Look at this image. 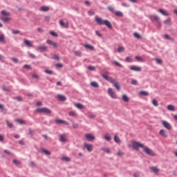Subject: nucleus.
<instances>
[{"instance_id": "obj_1", "label": "nucleus", "mask_w": 177, "mask_h": 177, "mask_svg": "<svg viewBox=\"0 0 177 177\" xmlns=\"http://www.w3.org/2000/svg\"><path fill=\"white\" fill-rule=\"evenodd\" d=\"M95 21L97 24H100V26H106L110 30L113 29V25H111V23H110L109 20H103L102 18L96 16Z\"/></svg>"}, {"instance_id": "obj_2", "label": "nucleus", "mask_w": 177, "mask_h": 177, "mask_svg": "<svg viewBox=\"0 0 177 177\" xmlns=\"http://www.w3.org/2000/svg\"><path fill=\"white\" fill-rule=\"evenodd\" d=\"M9 16H10V12L3 10L1 11V16L0 17V20H1V21H3V23H9V21L12 20V18Z\"/></svg>"}, {"instance_id": "obj_3", "label": "nucleus", "mask_w": 177, "mask_h": 177, "mask_svg": "<svg viewBox=\"0 0 177 177\" xmlns=\"http://www.w3.org/2000/svg\"><path fill=\"white\" fill-rule=\"evenodd\" d=\"M36 111L41 114H52V111L48 108H38Z\"/></svg>"}, {"instance_id": "obj_4", "label": "nucleus", "mask_w": 177, "mask_h": 177, "mask_svg": "<svg viewBox=\"0 0 177 177\" xmlns=\"http://www.w3.org/2000/svg\"><path fill=\"white\" fill-rule=\"evenodd\" d=\"M132 147L134 150L139 151V147H145V145L139 142L133 141Z\"/></svg>"}, {"instance_id": "obj_5", "label": "nucleus", "mask_w": 177, "mask_h": 177, "mask_svg": "<svg viewBox=\"0 0 177 177\" xmlns=\"http://www.w3.org/2000/svg\"><path fill=\"white\" fill-rule=\"evenodd\" d=\"M108 94L112 99H117V94H115V91H114L113 88H109L108 89Z\"/></svg>"}, {"instance_id": "obj_6", "label": "nucleus", "mask_w": 177, "mask_h": 177, "mask_svg": "<svg viewBox=\"0 0 177 177\" xmlns=\"http://www.w3.org/2000/svg\"><path fill=\"white\" fill-rule=\"evenodd\" d=\"M142 149H144L145 153H146V154H148V156H156V153H154L153 150H151V149L146 147H143Z\"/></svg>"}, {"instance_id": "obj_7", "label": "nucleus", "mask_w": 177, "mask_h": 177, "mask_svg": "<svg viewBox=\"0 0 177 177\" xmlns=\"http://www.w3.org/2000/svg\"><path fill=\"white\" fill-rule=\"evenodd\" d=\"M84 149H86V150L91 153L92 150H93V145L92 144L84 142Z\"/></svg>"}, {"instance_id": "obj_8", "label": "nucleus", "mask_w": 177, "mask_h": 177, "mask_svg": "<svg viewBox=\"0 0 177 177\" xmlns=\"http://www.w3.org/2000/svg\"><path fill=\"white\" fill-rule=\"evenodd\" d=\"M102 77L104 80H106V81L111 82V84H113V82H114V80L113 79V77L109 76L107 74H102Z\"/></svg>"}, {"instance_id": "obj_9", "label": "nucleus", "mask_w": 177, "mask_h": 177, "mask_svg": "<svg viewBox=\"0 0 177 177\" xmlns=\"http://www.w3.org/2000/svg\"><path fill=\"white\" fill-rule=\"evenodd\" d=\"M162 124L163 125V127H165V128H166V129H168L169 131H171L172 129V127L171 126V124H169V122L163 120L162 122Z\"/></svg>"}, {"instance_id": "obj_10", "label": "nucleus", "mask_w": 177, "mask_h": 177, "mask_svg": "<svg viewBox=\"0 0 177 177\" xmlns=\"http://www.w3.org/2000/svg\"><path fill=\"white\" fill-rule=\"evenodd\" d=\"M47 50L48 47H46L45 45H40L36 48V50H38L39 52H45V50Z\"/></svg>"}, {"instance_id": "obj_11", "label": "nucleus", "mask_w": 177, "mask_h": 177, "mask_svg": "<svg viewBox=\"0 0 177 177\" xmlns=\"http://www.w3.org/2000/svg\"><path fill=\"white\" fill-rule=\"evenodd\" d=\"M129 69L131 71H142V67L140 66H129Z\"/></svg>"}, {"instance_id": "obj_12", "label": "nucleus", "mask_w": 177, "mask_h": 177, "mask_svg": "<svg viewBox=\"0 0 177 177\" xmlns=\"http://www.w3.org/2000/svg\"><path fill=\"white\" fill-rule=\"evenodd\" d=\"M85 138L87 140H95V139H96V138L95 137V136L91 134V133H87L85 135Z\"/></svg>"}, {"instance_id": "obj_13", "label": "nucleus", "mask_w": 177, "mask_h": 177, "mask_svg": "<svg viewBox=\"0 0 177 177\" xmlns=\"http://www.w3.org/2000/svg\"><path fill=\"white\" fill-rule=\"evenodd\" d=\"M46 43L48 44V45H52V46H53L54 48H57L59 47V45H57V43L52 41V40H47L46 41Z\"/></svg>"}, {"instance_id": "obj_14", "label": "nucleus", "mask_w": 177, "mask_h": 177, "mask_svg": "<svg viewBox=\"0 0 177 177\" xmlns=\"http://www.w3.org/2000/svg\"><path fill=\"white\" fill-rule=\"evenodd\" d=\"M149 169L151 172H153V174H158V172H160V169L157 167H151Z\"/></svg>"}, {"instance_id": "obj_15", "label": "nucleus", "mask_w": 177, "mask_h": 177, "mask_svg": "<svg viewBox=\"0 0 177 177\" xmlns=\"http://www.w3.org/2000/svg\"><path fill=\"white\" fill-rule=\"evenodd\" d=\"M57 98L58 100H60V102H66V100H67V98H66V96L60 94L57 95Z\"/></svg>"}, {"instance_id": "obj_16", "label": "nucleus", "mask_w": 177, "mask_h": 177, "mask_svg": "<svg viewBox=\"0 0 177 177\" xmlns=\"http://www.w3.org/2000/svg\"><path fill=\"white\" fill-rule=\"evenodd\" d=\"M24 43L25 44V45L26 46H28V48H32V41H30V40H27V39H25L24 41Z\"/></svg>"}, {"instance_id": "obj_17", "label": "nucleus", "mask_w": 177, "mask_h": 177, "mask_svg": "<svg viewBox=\"0 0 177 177\" xmlns=\"http://www.w3.org/2000/svg\"><path fill=\"white\" fill-rule=\"evenodd\" d=\"M55 122H56V124H64L65 125H68V122L60 119H56Z\"/></svg>"}, {"instance_id": "obj_18", "label": "nucleus", "mask_w": 177, "mask_h": 177, "mask_svg": "<svg viewBox=\"0 0 177 177\" xmlns=\"http://www.w3.org/2000/svg\"><path fill=\"white\" fill-rule=\"evenodd\" d=\"M149 19L150 20L153 21H158V20H160V18L158 17V16L157 15H149Z\"/></svg>"}, {"instance_id": "obj_19", "label": "nucleus", "mask_w": 177, "mask_h": 177, "mask_svg": "<svg viewBox=\"0 0 177 177\" xmlns=\"http://www.w3.org/2000/svg\"><path fill=\"white\" fill-rule=\"evenodd\" d=\"M59 24L62 26V27H64V28H68V23H64L63 20L59 21Z\"/></svg>"}, {"instance_id": "obj_20", "label": "nucleus", "mask_w": 177, "mask_h": 177, "mask_svg": "<svg viewBox=\"0 0 177 177\" xmlns=\"http://www.w3.org/2000/svg\"><path fill=\"white\" fill-rule=\"evenodd\" d=\"M112 84L118 91H120V89H121V86H120V84L115 82V80H113V82H112Z\"/></svg>"}, {"instance_id": "obj_21", "label": "nucleus", "mask_w": 177, "mask_h": 177, "mask_svg": "<svg viewBox=\"0 0 177 177\" xmlns=\"http://www.w3.org/2000/svg\"><path fill=\"white\" fill-rule=\"evenodd\" d=\"M158 12H160L161 15H163V16H169L168 12L165 11L164 9H159Z\"/></svg>"}, {"instance_id": "obj_22", "label": "nucleus", "mask_w": 177, "mask_h": 177, "mask_svg": "<svg viewBox=\"0 0 177 177\" xmlns=\"http://www.w3.org/2000/svg\"><path fill=\"white\" fill-rule=\"evenodd\" d=\"M84 46L86 48V49H89L90 50H94L95 49V47L91 44H84Z\"/></svg>"}, {"instance_id": "obj_23", "label": "nucleus", "mask_w": 177, "mask_h": 177, "mask_svg": "<svg viewBox=\"0 0 177 177\" xmlns=\"http://www.w3.org/2000/svg\"><path fill=\"white\" fill-rule=\"evenodd\" d=\"M75 107H77V109H79L80 110H82V109H85L84 105L81 103L75 104Z\"/></svg>"}, {"instance_id": "obj_24", "label": "nucleus", "mask_w": 177, "mask_h": 177, "mask_svg": "<svg viewBox=\"0 0 177 177\" xmlns=\"http://www.w3.org/2000/svg\"><path fill=\"white\" fill-rule=\"evenodd\" d=\"M59 140H60V142H66V140H67V138H66V135H64V134L60 135Z\"/></svg>"}, {"instance_id": "obj_25", "label": "nucleus", "mask_w": 177, "mask_h": 177, "mask_svg": "<svg viewBox=\"0 0 177 177\" xmlns=\"http://www.w3.org/2000/svg\"><path fill=\"white\" fill-rule=\"evenodd\" d=\"M167 110H169V111H175V106L172 104H169L167 106Z\"/></svg>"}, {"instance_id": "obj_26", "label": "nucleus", "mask_w": 177, "mask_h": 177, "mask_svg": "<svg viewBox=\"0 0 177 177\" xmlns=\"http://www.w3.org/2000/svg\"><path fill=\"white\" fill-rule=\"evenodd\" d=\"M41 152L44 153V154H46V156H50L51 153L50 151L43 149H41Z\"/></svg>"}, {"instance_id": "obj_27", "label": "nucleus", "mask_w": 177, "mask_h": 177, "mask_svg": "<svg viewBox=\"0 0 177 177\" xmlns=\"http://www.w3.org/2000/svg\"><path fill=\"white\" fill-rule=\"evenodd\" d=\"M159 133L160 136H162V138H167V134H165V131L164 129H161Z\"/></svg>"}, {"instance_id": "obj_28", "label": "nucleus", "mask_w": 177, "mask_h": 177, "mask_svg": "<svg viewBox=\"0 0 177 177\" xmlns=\"http://www.w3.org/2000/svg\"><path fill=\"white\" fill-rule=\"evenodd\" d=\"M91 86H93V88H99V84H97V82H91Z\"/></svg>"}, {"instance_id": "obj_29", "label": "nucleus", "mask_w": 177, "mask_h": 177, "mask_svg": "<svg viewBox=\"0 0 177 177\" xmlns=\"http://www.w3.org/2000/svg\"><path fill=\"white\" fill-rule=\"evenodd\" d=\"M61 160H62V161H66V162H69V161H71V158L67 156L62 157Z\"/></svg>"}, {"instance_id": "obj_30", "label": "nucleus", "mask_w": 177, "mask_h": 177, "mask_svg": "<svg viewBox=\"0 0 177 177\" xmlns=\"http://www.w3.org/2000/svg\"><path fill=\"white\" fill-rule=\"evenodd\" d=\"M115 15L118 16V17H122L124 16V14L121 11H116Z\"/></svg>"}, {"instance_id": "obj_31", "label": "nucleus", "mask_w": 177, "mask_h": 177, "mask_svg": "<svg viewBox=\"0 0 177 177\" xmlns=\"http://www.w3.org/2000/svg\"><path fill=\"white\" fill-rule=\"evenodd\" d=\"M74 54L75 55V56H77L78 57H81V56H82V53H81V51L80 50L74 51Z\"/></svg>"}, {"instance_id": "obj_32", "label": "nucleus", "mask_w": 177, "mask_h": 177, "mask_svg": "<svg viewBox=\"0 0 177 177\" xmlns=\"http://www.w3.org/2000/svg\"><path fill=\"white\" fill-rule=\"evenodd\" d=\"M101 150H102V151H105L107 154H110V149L107 147H102Z\"/></svg>"}, {"instance_id": "obj_33", "label": "nucleus", "mask_w": 177, "mask_h": 177, "mask_svg": "<svg viewBox=\"0 0 177 177\" xmlns=\"http://www.w3.org/2000/svg\"><path fill=\"white\" fill-rule=\"evenodd\" d=\"M122 100L124 102H129V97H128V96L127 95H122Z\"/></svg>"}, {"instance_id": "obj_34", "label": "nucleus", "mask_w": 177, "mask_h": 177, "mask_svg": "<svg viewBox=\"0 0 177 177\" xmlns=\"http://www.w3.org/2000/svg\"><path fill=\"white\" fill-rule=\"evenodd\" d=\"M114 140H115V143H121V140L117 136H114Z\"/></svg>"}, {"instance_id": "obj_35", "label": "nucleus", "mask_w": 177, "mask_h": 177, "mask_svg": "<svg viewBox=\"0 0 177 177\" xmlns=\"http://www.w3.org/2000/svg\"><path fill=\"white\" fill-rule=\"evenodd\" d=\"M41 10L42 12H48V10H49V7H48V6H42L41 8Z\"/></svg>"}, {"instance_id": "obj_36", "label": "nucleus", "mask_w": 177, "mask_h": 177, "mask_svg": "<svg viewBox=\"0 0 177 177\" xmlns=\"http://www.w3.org/2000/svg\"><path fill=\"white\" fill-rule=\"evenodd\" d=\"M140 95H142L143 96H149V93L147 91H142L140 92Z\"/></svg>"}, {"instance_id": "obj_37", "label": "nucleus", "mask_w": 177, "mask_h": 177, "mask_svg": "<svg viewBox=\"0 0 177 177\" xmlns=\"http://www.w3.org/2000/svg\"><path fill=\"white\" fill-rule=\"evenodd\" d=\"M152 104L153 106H155V107H157V106H158V102L156 100H153Z\"/></svg>"}, {"instance_id": "obj_38", "label": "nucleus", "mask_w": 177, "mask_h": 177, "mask_svg": "<svg viewBox=\"0 0 177 177\" xmlns=\"http://www.w3.org/2000/svg\"><path fill=\"white\" fill-rule=\"evenodd\" d=\"M69 115L71 117H75V115H77V113H75V111H70L69 112Z\"/></svg>"}, {"instance_id": "obj_39", "label": "nucleus", "mask_w": 177, "mask_h": 177, "mask_svg": "<svg viewBox=\"0 0 177 177\" xmlns=\"http://www.w3.org/2000/svg\"><path fill=\"white\" fill-rule=\"evenodd\" d=\"M0 42H5V35H0Z\"/></svg>"}, {"instance_id": "obj_40", "label": "nucleus", "mask_w": 177, "mask_h": 177, "mask_svg": "<svg viewBox=\"0 0 177 177\" xmlns=\"http://www.w3.org/2000/svg\"><path fill=\"white\" fill-rule=\"evenodd\" d=\"M155 62H156V63L158 64H161L162 63V60H161L160 59H158V58H156Z\"/></svg>"}, {"instance_id": "obj_41", "label": "nucleus", "mask_w": 177, "mask_h": 177, "mask_svg": "<svg viewBox=\"0 0 177 177\" xmlns=\"http://www.w3.org/2000/svg\"><path fill=\"white\" fill-rule=\"evenodd\" d=\"M104 139H105L106 140H107L108 142H109V140H111V137H110V136L105 135V136H104Z\"/></svg>"}, {"instance_id": "obj_42", "label": "nucleus", "mask_w": 177, "mask_h": 177, "mask_svg": "<svg viewBox=\"0 0 177 177\" xmlns=\"http://www.w3.org/2000/svg\"><path fill=\"white\" fill-rule=\"evenodd\" d=\"M165 38L166 39H170L171 41H174V38L170 37H169V35H165Z\"/></svg>"}, {"instance_id": "obj_43", "label": "nucleus", "mask_w": 177, "mask_h": 177, "mask_svg": "<svg viewBox=\"0 0 177 177\" xmlns=\"http://www.w3.org/2000/svg\"><path fill=\"white\" fill-rule=\"evenodd\" d=\"M113 63H114V64H115V66H118V67H122V65L117 61H113Z\"/></svg>"}, {"instance_id": "obj_44", "label": "nucleus", "mask_w": 177, "mask_h": 177, "mask_svg": "<svg viewBox=\"0 0 177 177\" xmlns=\"http://www.w3.org/2000/svg\"><path fill=\"white\" fill-rule=\"evenodd\" d=\"M88 70H91V71H95L96 70V68H95V66H89L88 67Z\"/></svg>"}, {"instance_id": "obj_45", "label": "nucleus", "mask_w": 177, "mask_h": 177, "mask_svg": "<svg viewBox=\"0 0 177 177\" xmlns=\"http://www.w3.org/2000/svg\"><path fill=\"white\" fill-rule=\"evenodd\" d=\"M136 60H138V62H143V59L139 56H136L135 57Z\"/></svg>"}, {"instance_id": "obj_46", "label": "nucleus", "mask_w": 177, "mask_h": 177, "mask_svg": "<svg viewBox=\"0 0 177 177\" xmlns=\"http://www.w3.org/2000/svg\"><path fill=\"white\" fill-rule=\"evenodd\" d=\"M124 50H125V48H124V47H120L118 49V52L119 53H121V52H124Z\"/></svg>"}, {"instance_id": "obj_47", "label": "nucleus", "mask_w": 177, "mask_h": 177, "mask_svg": "<svg viewBox=\"0 0 177 177\" xmlns=\"http://www.w3.org/2000/svg\"><path fill=\"white\" fill-rule=\"evenodd\" d=\"M131 84L132 85H138V81L136 80H131Z\"/></svg>"}, {"instance_id": "obj_48", "label": "nucleus", "mask_w": 177, "mask_h": 177, "mask_svg": "<svg viewBox=\"0 0 177 177\" xmlns=\"http://www.w3.org/2000/svg\"><path fill=\"white\" fill-rule=\"evenodd\" d=\"M7 125L9 128H13V124L10 123V122L7 121Z\"/></svg>"}, {"instance_id": "obj_49", "label": "nucleus", "mask_w": 177, "mask_h": 177, "mask_svg": "<svg viewBox=\"0 0 177 177\" xmlns=\"http://www.w3.org/2000/svg\"><path fill=\"white\" fill-rule=\"evenodd\" d=\"M133 35H134V37H136V38H142V36H140V35H139V33H138V32H135L134 34H133Z\"/></svg>"}, {"instance_id": "obj_50", "label": "nucleus", "mask_w": 177, "mask_h": 177, "mask_svg": "<svg viewBox=\"0 0 177 177\" xmlns=\"http://www.w3.org/2000/svg\"><path fill=\"white\" fill-rule=\"evenodd\" d=\"M17 122H19L21 125H23L24 124V121L23 120L18 119L17 120Z\"/></svg>"}, {"instance_id": "obj_51", "label": "nucleus", "mask_w": 177, "mask_h": 177, "mask_svg": "<svg viewBox=\"0 0 177 177\" xmlns=\"http://www.w3.org/2000/svg\"><path fill=\"white\" fill-rule=\"evenodd\" d=\"M11 60L14 62V63H19V59H17V58H11Z\"/></svg>"}, {"instance_id": "obj_52", "label": "nucleus", "mask_w": 177, "mask_h": 177, "mask_svg": "<svg viewBox=\"0 0 177 177\" xmlns=\"http://www.w3.org/2000/svg\"><path fill=\"white\" fill-rule=\"evenodd\" d=\"M45 73H46V74H53V71H51V70H46V71H45Z\"/></svg>"}, {"instance_id": "obj_53", "label": "nucleus", "mask_w": 177, "mask_h": 177, "mask_svg": "<svg viewBox=\"0 0 177 177\" xmlns=\"http://www.w3.org/2000/svg\"><path fill=\"white\" fill-rule=\"evenodd\" d=\"M95 34L96 35H97V37H100V38H102V34H100V31L96 30Z\"/></svg>"}, {"instance_id": "obj_54", "label": "nucleus", "mask_w": 177, "mask_h": 177, "mask_svg": "<svg viewBox=\"0 0 177 177\" xmlns=\"http://www.w3.org/2000/svg\"><path fill=\"white\" fill-rule=\"evenodd\" d=\"M12 34H20V30H13Z\"/></svg>"}, {"instance_id": "obj_55", "label": "nucleus", "mask_w": 177, "mask_h": 177, "mask_svg": "<svg viewBox=\"0 0 177 177\" xmlns=\"http://www.w3.org/2000/svg\"><path fill=\"white\" fill-rule=\"evenodd\" d=\"M50 34L53 35V37H57V34L55 32H50Z\"/></svg>"}, {"instance_id": "obj_56", "label": "nucleus", "mask_w": 177, "mask_h": 177, "mask_svg": "<svg viewBox=\"0 0 177 177\" xmlns=\"http://www.w3.org/2000/svg\"><path fill=\"white\" fill-rule=\"evenodd\" d=\"M170 22H171V19H167L164 21L165 24H169V23Z\"/></svg>"}, {"instance_id": "obj_57", "label": "nucleus", "mask_w": 177, "mask_h": 177, "mask_svg": "<svg viewBox=\"0 0 177 177\" xmlns=\"http://www.w3.org/2000/svg\"><path fill=\"white\" fill-rule=\"evenodd\" d=\"M53 59H55V60H59L60 57L58 55H55L53 56Z\"/></svg>"}, {"instance_id": "obj_58", "label": "nucleus", "mask_w": 177, "mask_h": 177, "mask_svg": "<svg viewBox=\"0 0 177 177\" xmlns=\"http://www.w3.org/2000/svg\"><path fill=\"white\" fill-rule=\"evenodd\" d=\"M72 126H73V128L74 129L78 128V124L76 123H73Z\"/></svg>"}, {"instance_id": "obj_59", "label": "nucleus", "mask_w": 177, "mask_h": 177, "mask_svg": "<svg viewBox=\"0 0 177 177\" xmlns=\"http://www.w3.org/2000/svg\"><path fill=\"white\" fill-rule=\"evenodd\" d=\"M108 9L110 12H114L115 9L113 7H108Z\"/></svg>"}, {"instance_id": "obj_60", "label": "nucleus", "mask_w": 177, "mask_h": 177, "mask_svg": "<svg viewBox=\"0 0 177 177\" xmlns=\"http://www.w3.org/2000/svg\"><path fill=\"white\" fill-rule=\"evenodd\" d=\"M29 56H30V57H31L32 59H35V55L34 54H32V53H30V54H29Z\"/></svg>"}, {"instance_id": "obj_61", "label": "nucleus", "mask_w": 177, "mask_h": 177, "mask_svg": "<svg viewBox=\"0 0 177 177\" xmlns=\"http://www.w3.org/2000/svg\"><path fill=\"white\" fill-rule=\"evenodd\" d=\"M32 78H35L36 80H38V78H39V76H38L37 75H32Z\"/></svg>"}, {"instance_id": "obj_62", "label": "nucleus", "mask_w": 177, "mask_h": 177, "mask_svg": "<svg viewBox=\"0 0 177 177\" xmlns=\"http://www.w3.org/2000/svg\"><path fill=\"white\" fill-rule=\"evenodd\" d=\"M133 176L134 177H139V176H140V174H139V173H135L134 174H133Z\"/></svg>"}, {"instance_id": "obj_63", "label": "nucleus", "mask_w": 177, "mask_h": 177, "mask_svg": "<svg viewBox=\"0 0 177 177\" xmlns=\"http://www.w3.org/2000/svg\"><path fill=\"white\" fill-rule=\"evenodd\" d=\"M13 162H14V164H17V165L20 164V161H19L17 160H14Z\"/></svg>"}, {"instance_id": "obj_64", "label": "nucleus", "mask_w": 177, "mask_h": 177, "mask_svg": "<svg viewBox=\"0 0 177 177\" xmlns=\"http://www.w3.org/2000/svg\"><path fill=\"white\" fill-rule=\"evenodd\" d=\"M4 152L6 153V154H9L10 156H12V153L10 151H8V150H4Z\"/></svg>"}]
</instances>
